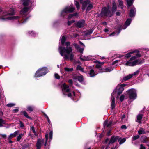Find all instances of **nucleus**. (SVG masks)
Listing matches in <instances>:
<instances>
[{"mask_svg":"<svg viewBox=\"0 0 149 149\" xmlns=\"http://www.w3.org/2000/svg\"><path fill=\"white\" fill-rule=\"evenodd\" d=\"M128 95L130 99L134 100L136 97V91L134 89H132L128 90Z\"/></svg>","mask_w":149,"mask_h":149,"instance_id":"obj_6","label":"nucleus"},{"mask_svg":"<svg viewBox=\"0 0 149 149\" xmlns=\"http://www.w3.org/2000/svg\"><path fill=\"white\" fill-rule=\"evenodd\" d=\"M69 86H67L65 84L63 85L62 91L64 95H65V92H68L69 91V89L68 88Z\"/></svg>","mask_w":149,"mask_h":149,"instance_id":"obj_12","label":"nucleus"},{"mask_svg":"<svg viewBox=\"0 0 149 149\" xmlns=\"http://www.w3.org/2000/svg\"><path fill=\"white\" fill-rule=\"evenodd\" d=\"M48 134H46L45 135V138L46 139V141H47V140L48 139Z\"/></svg>","mask_w":149,"mask_h":149,"instance_id":"obj_56","label":"nucleus"},{"mask_svg":"<svg viewBox=\"0 0 149 149\" xmlns=\"http://www.w3.org/2000/svg\"><path fill=\"white\" fill-rule=\"evenodd\" d=\"M0 135L3 138H5L6 137V135L5 134H0Z\"/></svg>","mask_w":149,"mask_h":149,"instance_id":"obj_55","label":"nucleus"},{"mask_svg":"<svg viewBox=\"0 0 149 149\" xmlns=\"http://www.w3.org/2000/svg\"><path fill=\"white\" fill-rule=\"evenodd\" d=\"M76 26L79 28H81L84 27L86 25L85 21L84 20H80L75 24Z\"/></svg>","mask_w":149,"mask_h":149,"instance_id":"obj_10","label":"nucleus"},{"mask_svg":"<svg viewBox=\"0 0 149 149\" xmlns=\"http://www.w3.org/2000/svg\"><path fill=\"white\" fill-rule=\"evenodd\" d=\"M102 24H103L105 25H107V23L106 22H102Z\"/></svg>","mask_w":149,"mask_h":149,"instance_id":"obj_64","label":"nucleus"},{"mask_svg":"<svg viewBox=\"0 0 149 149\" xmlns=\"http://www.w3.org/2000/svg\"><path fill=\"white\" fill-rule=\"evenodd\" d=\"M95 63H97L96 67L97 68H100L101 65H103L104 63V62H100L97 61H95Z\"/></svg>","mask_w":149,"mask_h":149,"instance_id":"obj_23","label":"nucleus"},{"mask_svg":"<svg viewBox=\"0 0 149 149\" xmlns=\"http://www.w3.org/2000/svg\"><path fill=\"white\" fill-rule=\"evenodd\" d=\"M118 2L119 3V5L120 6H121V8L123 9V3L122 1L120 0H118Z\"/></svg>","mask_w":149,"mask_h":149,"instance_id":"obj_37","label":"nucleus"},{"mask_svg":"<svg viewBox=\"0 0 149 149\" xmlns=\"http://www.w3.org/2000/svg\"><path fill=\"white\" fill-rule=\"evenodd\" d=\"M89 75L90 77H93L95 76L96 75V74L94 73L93 70L92 69L90 70Z\"/></svg>","mask_w":149,"mask_h":149,"instance_id":"obj_29","label":"nucleus"},{"mask_svg":"<svg viewBox=\"0 0 149 149\" xmlns=\"http://www.w3.org/2000/svg\"><path fill=\"white\" fill-rule=\"evenodd\" d=\"M64 69L65 71H72L73 70V68H65Z\"/></svg>","mask_w":149,"mask_h":149,"instance_id":"obj_41","label":"nucleus"},{"mask_svg":"<svg viewBox=\"0 0 149 149\" xmlns=\"http://www.w3.org/2000/svg\"><path fill=\"white\" fill-rule=\"evenodd\" d=\"M124 97H125L124 95H121L120 98V100L121 102L123 101L124 99Z\"/></svg>","mask_w":149,"mask_h":149,"instance_id":"obj_48","label":"nucleus"},{"mask_svg":"<svg viewBox=\"0 0 149 149\" xmlns=\"http://www.w3.org/2000/svg\"><path fill=\"white\" fill-rule=\"evenodd\" d=\"M140 149H146L145 147L142 144L140 145Z\"/></svg>","mask_w":149,"mask_h":149,"instance_id":"obj_50","label":"nucleus"},{"mask_svg":"<svg viewBox=\"0 0 149 149\" xmlns=\"http://www.w3.org/2000/svg\"><path fill=\"white\" fill-rule=\"evenodd\" d=\"M134 0H127L128 7L131 6L133 4Z\"/></svg>","mask_w":149,"mask_h":149,"instance_id":"obj_24","label":"nucleus"},{"mask_svg":"<svg viewBox=\"0 0 149 149\" xmlns=\"http://www.w3.org/2000/svg\"><path fill=\"white\" fill-rule=\"evenodd\" d=\"M68 82L70 84H72V80H70L68 81Z\"/></svg>","mask_w":149,"mask_h":149,"instance_id":"obj_60","label":"nucleus"},{"mask_svg":"<svg viewBox=\"0 0 149 149\" xmlns=\"http://www.w3.org/2000/svg\"><path fill=\"white\" fill-rule=\"evenodd\" d=\"M131 20V19H128L125 22V24L127 26H128L130 24Z\"/></svg>","mask_w":149,"mask_h":149,"instance_id":"obj_33","label":"nucleus"},{"mask_svg":"<svg viewBox=\"0 0 149 149\" xmlns=\"http://www.w3.org/2000/svg\"><path fill=\"white\" fill-rule=\"evenodd\" d=\"M77 15V13H74L73 15L72 14H70V15L68 17V18L69 19H70L73 16H76Z\"/></svg>","mask_w":149,"mask_h":149,"instance_id":"obj_45","label":"nucleus"},{"mask_svg":"<svg viewBox=\"0 0 149 149\" xmlns=\"http://www.w3.org/2000/svg\"><path fill=\"white\" fill-rule=\"evenodd\" d=\"M82 0H80V2L82 4V9L84 10L86 7H87L86 12H87L92 8L93 6L92 4L90 3V0H85L84 2H82Z\"/></svg>","mask_w":149,"mask_h":149,"instance_id":"obj_4","label":"nucleus"},{"mask_svg":"<svg viewBox=\"0 0 149 149\" xmlns=\"http://www.w3.org/2000/svg\"><path fill=\"white\" fill-rule=\"evenodd\" d=\"M118 62V60H116L113 62V65L115 63H117Z\"/></svg>","mask_w":149,"mask_h":149,"instance_id":"obj_58","label":"nucleus"},{"mask_svg":"<svg viewBox=\"0 0 149 149\" xmlns=\"http://www.w3.org/2000/svg\"><path fill=\"white\" fill-rule=\"evenodd\" d=\"M65 40V38L64 36H63L61 38V43L62 45L63 46L64 45V43Z\"/></svg>","mask_w":149,"mask_h":149,"instance_id":"obj_35","label":"nucleus"},{"mask_svg":"<svg viewBox=\"0 0 149 149\" xmlns=\"http://www.w3.org/2000/svg\"><path fill=\"white\" fill-rule=\"evenodd\" d=\"M112 15L108 8L105 7L102 9L101 15L102 16H104L110 17Z\"/></svg>","mask_w":149,"mask_h":149,"instance_id":"obj_7","label":"nucleus"},{"mask_svg":"<svg viewBox=\"0 0 149 149\" xmlns=\"http://www.w3.org/2000/svg\"><path fill=\"white\" fill-rule=\"evenodd\" d=\"M14 14V10L11 9L8 12V13L6 12H4L2 15L0 16V20L2 21H5L7 20L16 19L17 18V17L10 16L13 15Z\"/></svg>","mask_w":149,"mask_h":149,"instance_id":"obj_2","label":"nucleus"},{"mask_svg":"<svg viewBox=\"0 0 149 149\" xmlns=\"http://www.w3.org/2000/svg\"><path fill=\"white\" fill-rule=\"evenodd\" d=\"M145 133L144 130L143 128H140L138 131V134H144Z\"/></svg>","mask_w":149,"mask_h":149,"instance_id":"obj_31","label":"nucleus"},{"mask_svg":"<svg viewBox=\"0 0 149 149\" xmlns=\"http://www.w3.org/2000/svg\"><path fill=\"white\" fill-rule=\"evenodd\" d=\"M47 69L46 68H43L38 70L35 74V77H39L45 75L47 72Z\"/></svg>","mask_w":149,"mask_h":149,"instance_id":"obj_5","label":"nucleus"},{"mask_svg":"<svg viewBox=\"0 0 149 149\" xmlns=\"http://www.w3.org/2000/svg\"><path fill=\"white\" fill-rule=\"evenodd\" d=\"M135 9L134 7L132 8L131 9L130 13V16L131 17H132L134 16L135 15Z\"/></svg>","mask_w":149,"mask_h":149,"instance_id":"obj_19","label":"nucleus"},{"mask_svg":"<svg viewBox=\"0 0 149 149\" xmlns=\"http://www.w3.org/2000/svg\"><path fill=\"white\" fill-rule=\"evenodd\" d=\"M23 114L24 115V116L26 118H30V117H29L27 113L25 112V111H24L23 112Z\"/></svg>","mask_w":149,"mask_h":149,"instance_id":"obj_43","label":"nucleus"},{"mask_svg":"<svg viewBox=\"0 0 149 149\" xmlns=\"http://www.w3.org/2000/svg\"><path fill=\"white\" fill-rule=\"evenodd\" d=\"M74 7L71 5L70 7H66L62 12L61 15L63 16L65 15V13L67 12H72L74 10Z\"/></svg>","mask_w":149,"mask_h":149,"instance_id":"obj_9","label":"nucleus"},{"mask_svg":"<svg viewBox=\"0 0 149 149\" xmlns=\"http://www.w3.org/2000/svg\"><path fill=\"white\" fill-rule=\"evenodd\" d=\"M113 7L112 8V11L113 12L116 11V10L117 9V7H116V3H113Z\"/></svg>","mask_w":149,"mask_h":149,"instance_id":"obj_28","label":"nucleus"},{"mask_svg":"<svg viewBox=\"0 0 149 149\" xmlns=\"http://www.w3.org/2000/svg\"><path fill=\"white\" fill-rule=\"evenodd\" d=\"M68 96L69 97H70L71 96V94L70 93H69L68 94Z\"/></svg>","mask_w":149,"mask_h":149,"instance_id":"obj_63","label":"nucleus"},{"mask_svg":"<svg viewBox=\"0 0 149 149\" xmlns=\"http://www.w3.org/2000/svg\"><path fill=\"white\" fill-rule=\"evenodd\" d=\"M77 79L80 82H82L84 80L83 76L82 75L80 76H78L77 77Z\"/></svg>","mask_w":149,"mask_h":149,"instance_id":"obj_34","label":"nucleus"},{"mask_svg":"<svg viewBox=\"0 0 149 149\" xmlns=\"http://www.w3.org/2000/svg\"><path fill=\"white\" fill-rule=\"evenodd\" d=\"M28 111H33V107L29 106L27 107Z\"/></svg>","mask_w":149,"mask_h":149,"instance_id":"obj_39","label":"nucleus"},{"mask_svg":"<svg viewBox=\"0 0 149 149\" xmlns=\"http://www.w3.org/2000/svg\"><path fill=\"white\" fill-rule=\"evenodd\" d=\"M19 132V131H15L14 133L11 134L9 137V139H11L12 138L15 137L17 135Z\"/></svg>","mask_w":149,"mask_h":149,"instance_id":"obj_20","label":"nucleus"},{"mask_svg":"<svg viewBox=\"0 0 149 149\" xmlns=\"http://www.w3.org/2000/svg\"><path fill=\"white\" fill-rule=\"evenodd\" d=\"M133 76L132 74H130L126 76L123 78V80H122V81H126L131 78H132Z\"/></svg>","mask_w":149,"mask_h":149,"instance_id":"obj_22","label":"nucleus"},{"mask_svg":"<svg viewBox=\"0 0 149 149\" xmlns=\"http://www.w3.org/2000/svg\"><path fill=\"white\" fill-rule=\"evenodd\" d=\"M139 137V135L135 136L133 137V140H135L137 139H138Z\"/></svg>","mask_w":149,"mask_h":149,"instance_id":"obj_49","label":"nucleus"},{"mask_svg":"<svg viewBox=\"0 0 149 149\" xmlns=\"http://www.w3.org/2000/svg\"><path fill=\"white\" fill-rule=\"evenodd\" d=\"M52 131H50L49 133V139L51 140L52 139Z\"/></svg>","mask_w":149,"mask_h":149,"instance_id":"obj_46","label":"nucleus"},{"mask_svg":"<svg viewBox=\"0 0 149 149\" xmlns=\"http://www.w3.org/2000/svg\"><path fill=\"white\" fill-rule=\"evenodd\" d=\"M29 8L26 7H24L21 11L20 13L22 15H26L27 14Z\"/></svg>","mask_w":149,"mask_h":149,"instance_id":"obj_14","label":"nucleus"},{"mask_svg":"<svg viewBox=\"0 0 149 149\" xmlns=\"http://www.w3.org/2000/svg\"><path fill=\"white\" fill-rule=\"evenodd\" d=\"M5 124L6 122L4 120L1 119H0V127L3 126Z\"/></svg>","mask_w":149,"mask_h":149,"instance_id":"obj_26","label":"nucleus"},{"mask_svg":"<svg viewBox=\"0 0 149 149\" xmlns=\"http://www.w3.org/2000/svg\"><path fill=\"white\" fill-rule=\"evenodd\" d=\"M13 111L15 112H17L18 111V109H15L13 110Z\"/></svg>","mask_w":149,"mask_h":149,"instance_id":"obj_61","label":"nucleus"},{"mask_svg":"<svg viewBox=\"0 0 149 149\" xmlns=\"http://www.w3.org/2000/svg\"><path fill=\"white\" fill-rule=\"evenodd\" d=\"M77 70H80L82 72H84L83 71V69L80 66H78L77 67Z\"/></svg>","mask_w":149,"mask_h":149,"instance_id":"obj_40","label":"nucleus"},{"mask_svg":"<svg viewBox=\"0 0 149 149\" xmlns=\"http://www.w3.org/2000/svg\"><path fill=\"white\" fill-rule=\"evenodd\" d=\"M109 31V30L107 29H104V31L105 32H108Z\"/></svg>","mask_w":149,"mask_h":149,"instance_id":"obj_62","label":"nucleus"},{"mask_svg":"<svg viewBox=\"0 0 149 149\" xmlns=\"http://www.w3.org/2000/svg\"><path fill=\"white\" fill-rule=\"evenodd\" d=\"M112 124V122L110 121L108 123H107V121H105L104 123V126H106L107 127L110 126Z\"/></svg>","mask_w":149,"mask_h":149,"instance_id":"obj_27","label":"nucleus"},{"mask_svg":"<svg viewBox=\"0 0 149 149\" xmlns=\"http://www.w3.org/2000/svg\"><path fill=\"white\" fill-rule=\"evenodd\" d=\"M74 46L75 48L79 52L81 53H83L84 50V48H80L79 46L77 44H75Z\"/></svg>","mask_w":149,"mask_h":149,"instance_id":"obj_18","label":"nucleus"},{"mask_svg":"<svg viewBox=\"0 0 149 149\" xmlns=\"http://www.w3.org/2000/svg\"><path fill=\"white\" fill-rule=\"evenodd\" d=\"M74 22V21L72 20L71 21H68V25H70L72 23H73Z\"/></svg>","mask_w":149,"mask_h":149,"instance_id":"obj_52","label":"nucleus"},{"mask_svg":"<svg viewBox=\"0 0 149 149\" xmlns=\"http://www.w3.org/2000/svg\"><path fill=\"white\" fill-rule=\"evenodd\" d=\"M121 128L122 129H126L127 128V127L125 125H123L121 126Z\"/></svg>","mask_w":149,"mask_h":149,"instance_id":"obj_54","label":"nucleus"},{"mask_svg":"<svg viewBox=\"0 0 149 149\" xmlns=\"http://www.w3.org/2000/svg\"><path fill=\"white\" fill-rule=\"evenodd\" d=\"M116 14L117 16H119L120 15V13L119 12H117L116 13Z\"/></svg>","mask_w":149,"mask_h":149,"instance_id":"obj_59","label":"nucleus"},{"mask_svg":"<svg viewBox=\"0 0 149 149\" xmlns=\"http://www.w3.org/2000/svg\"><path fill=\"white\" fill-rule=\"evenodd\" d=\"M80 59L83 61H88L89 60L88 57L84 56H81L80 57Z\"/></svg>","mask_w":149,"mask_h":149,"instance_id":"obj_30","label":"nucleus"},{"mask_svg":"<svg viewBox=\"0 0 149 149\" xmlns=\"http://www.w3.org/2000/svg\"><path fill=\"white\" fill-rule=\"evenodd\" d=\"M136 51H134L132 52H129L128 53V54H127L125 56V57H126L127 58H128L131 56V55L132 54V53L136 52Z\"/></svg>","mask_w":149,"mask_h":149,"instance_id":"obj_32","label":"nucleus"},{"mask_svg":"<svg viewBox=\"0 0 149 149\" xmlns=\"http://www.w3.org/2000/svg\"><path fill=\"white\" fill-rule=\"evenodd\" d=\"M75 4L77 9H79L80 8V7L79 3L77 1H75Z\"/></svg>","mask_w":149,"mask_h":149,"instance_id":"obj_42","label":"nucleus"},{"mask_svg":"<svg viewBox=\"0 0 149 149\" xmlns=\"http://www.w3.org/2000/svg\"><path fill=\"white\" fill-rule=\"evenodd\" d=\"M118 141L119 142L120 144H122L124 143L126 141V139L125 138H123L121 139V138H119L118 139Z\"/></svg>","mask_w":149,"mask_h":149,"instance_id":"obj_25","label":"nucleus"},{"mask_svg":"<svg viewBox=\"0 0 149 149\" xmlns=\"http://www.w3.org/2000/svg\"><path fill=\"white\" fill-rule=\"evenodd\" d=\"M23 2V5L24 6H28L31 4V2L30 0H22Z\"/></svg>","mask_w":149,"mask_h":149,"instance_id":"obj_21","label":"nucleus"},{"mask_svg":"<svg viewBox=\"0 0 149 149\" xmlns=\"http://www.w3.org/2000/svg\"><path fill=\"white\" fill-rule=\"evenodd\" d=\"M112 70V69L111 68H106L105 69V72H109L110 71H111Z\"/></svg>","mask_w":149,"mask_h":149,"instance_id":"obj_51","label":"nucleus"},{"mask_svg":"<svg viewBox=\"0 0 149 149\" xmlns=\"http://www.w3.org/2000/svg\"><path fill=\"white\" fill-rule=\"evenodd\" d=\"M116 91H113L111 94L112 96V98L111 101V107L113 109L115 105V99H114V94L116 93Z\"/></svg>","mask_w":149,"mask_h":149,"instance_id":"obj_11","label":"nucleus"},{"mask_svg":"<svg viewBox=\"0 0 149 149\" xmlns=\"http://www.w3.org/2000/svg\"><path fill=\"white\" fill-rule=\"evenodd\" d=\"M143 115L141 114H139L136 117V121L139 123H141V120L142 119Z\"/></svg>","mask_w":149,"mask_h":149,"instance_id":"obj_15","label":"nucleus"},{"mask_svg":"<svg viewBox=\"0 0 149 149\" xmlns=\"http://www.w3.org/2000/svg\"><path fill=\"white\" fill-rule=\"evenodd\" d=\"M142 141L144 143H147L149 140V137H147L145 136H143L141 137Z\"/></svg>","mask_w":149,"mask_h":149,"instance_id":"obj_17","label":"nucleus"},{"mask_svg":"<svg viewBox=\"0 0 149 149\" xmlns=\"http://www.w3.org/2000/svg\"><path fill=\"white\" fill-rule=\"evenodd\" d=\"M139 72L138 71H136L133 74H133V76H135L136 75H137L138 74Z\"/></svg>","mask_w":149,"mask_h":149,"instance_id":"obj_53","label":"nucleus"},{"mask_svg":"<svg viewBox=\"0 0 149 149\" xmlns=\"http://www.w3.org/2000/svg\"><path fill=\"white\" fill-rule=\"evenodd\" d=\"M140 56L141 55L139 53H137L135 56L132 57L130 60L127 62L125 64L126 65L132 66L142 63V62L140 61L139 60L132 61L136 58L137 57Z\"/></svg>","mask_w":149,"mask_h":149,"instance_id":"obj_3","label":"nucleus"},{"mask_svg":"<svg viewBox=\"0 0 149 149\" xmlns=\"http://www.w3.org/2000/svg\"><path fill=\"white\" fill-rule=\"evenodd\" d=\"M66 47H59V50L60 51V54L64 57L65 59H69L72 60L73 59V55L72 53V47L70 46V43L69 42L65 43Z\"/></svg>","mask_w":149,"mask_h":149,"instance_id":"obj_1","label":"nucleus"},{"mask_svg":"<svg viewBox=\"0 0 149 149\" xmlns=\"http://www.w3.org/2000/svg\"><path fill=\"white\" fill-rule=\"evenodd\" d=\"M119 136H116L115 137L113 136L112 137L109 142V143H113L115 142L119 138Z\"/></svg>","mask_w":149,"mask_h":149,"instance_id":"obj_16","label":"nucleus"},{"mask_svg":"<svg viewBox=\"0 0 149 149\" xmlns=\"http://www.w3.org/2000/svg\"><path fill=\"white\" fill-rule=\"evenodd\" d=\"M15 104H14L10 103V104H8L7 105V106L8 107H12L13 106H15Z\"/></svg>","mask_w":149,"mask_h":149,"instance_id":"obj_47","label":"nucleus"},{"mask_svg":"<svg viewBox=\"0 0 149 149\" xmlns=\"http://www.w3.org/2000/svg\"><path fill=\"white\" fill-rule=\"evenodd\" d=\"M55 77L57 79H59L60 78V76L59 75L56 73H55L54 75Z\"/></svg>","mask_w":149,"mask_h":149,"instance_id":"obj_44","label":"nucleus"},{"mask_svg":"<svg viewBox=\"0 0 149 149\" xmlns=\"http://www.w3.org/2000/svg\"><path fill=\"white\" fill-rule=\"evenodd\" d=\"M24 126L22 122H20V127H23Z\"/></svg>","mask_w":149,"mask_h":149,"instance_id":"obj_57","label":"nucleus"},{"mask_svg":"<svg viewBox=\"0 0 149 149\" xmlns=\"http://www.w3.org/2000/svg\"><path fill=\"white\" fill-rule=\"evenodd\" d=\"M31 131L33 132V133H34V134L35 136L37 135V134L34 128V127H33L32 126L31 127Z\"/></svg>","mask_w":149,"mask_h":149,"instance_id":"obj_38","label":"nucleus"},{"mask_svg":"<svg viewBox=\"0 0 149 149\" xmlns=\"http://www.w3.org/2000/svg\"><path fill=\"white\" fill-rule=\"evenodd\" d=\"M126 84H118L116 87V91L118 92V96L124 90L123 87L125 86Z\"/></svg>","mask_w":149,"mask_h":149,"instance_id":"obj_8","label":"nucleus"},{"mask_svg":"<svg viewBox=\"0 0 149 149\" xmlns=\"http://www.w3.org/2000/svg\"><path fill=\"white\" fill-rule=\"evenodd\" d=\"M24 134H20L17 137V140L19 141L22 138V136H23Z\"/></svg>","mask_w":149,"mask_h":149,"instance_id":"obj_36","label":"nucleus"},{"mask_svg":"<svg viewBox=\"0 0 149 149\" xmlns=\"http://www.w3.org/2000/svg\"><path fill=\"white\" fill-rule=\"evenodd\" d=\"M44 140L43 139H39L37 141L36 144L37 149H40L41 144L44 143Z\"/></svg>","mask_w":149,"mask_h":149,"instance_id":"obj_13","label":"nucleus"}]
</instances>
